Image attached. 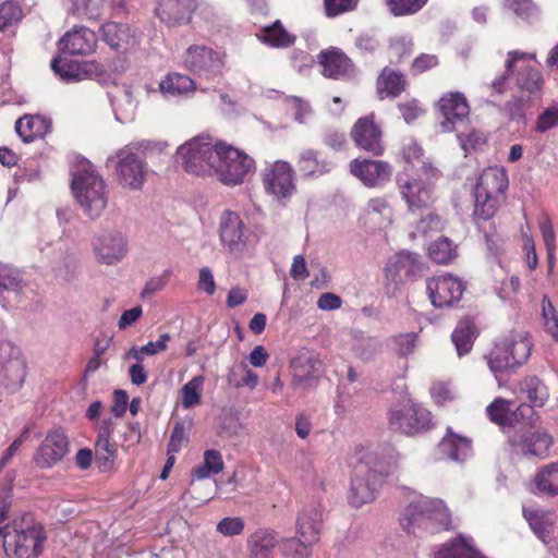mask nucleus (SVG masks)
<instances>
[{
    "label": "nucleus",
    "mask_w": 558,
    "mask_h": 558,
    "mask_svg": "<svg viewBox=\"0 0 558 558\" xmlns=\"http://www.w3.org/2000/svg\"><path fill=\"white\" fill-rule=\"evenodd\" d=\"M534 484L539 494L551 497L558 495V462L539 469L534 477Z\"/></svg>",
    "instance_id": "obj_38"
},
{
    "label": "nucleus",
    "mask_w": 558,
    "mask_h": 558,
    "mask_svg": "<svg viewBox=\"0 0 558 558\" xmlns=\"http://www.w3.org/2000/svg\"><path fill=\"white\" fill-rule=\"evenodd\" d=\"M509 445L515 454L545 459L553 445V437L541 428L520 429L509 436Z\"/></svg>",
    "instance_id": "obj_13"
},
{
    "label": "nucleus",
    "mask_w": 558,
    "mask_h": 558,
    "mask_svg": "<svg viewBox=\"0 0 558 558\" xmlns=\"http://www.w3.org/2000/svg\"><path fill=\"white\" fill-rule=\"evenodd\" d=\"M558 125V106L546 108L536 120V131L545 133L548 130Z\"/></svg>",
    "instance_id": "obj_57"
},
{
    "label": "nucleus",
    "mask_w": 558,
    "mask_h": 558,
    "mask_svg": "<svg viewBox=\"0 0 558 558\" xmlns=\"http://www.w3.org/2000/svg\"><path fill=\"white\" fill-rule=\"evenodd\" d=\"M475 338L474 327L470 322H460L452 332L451 339L459 356L466 354L473 345Z\"/></svg>",
    "instance_id": "obj_46"
},
{
    "label": "nucleus",
    "mask_w": 558,
    "mask_h": 558,
    "mask_svg": "<svg viewBox=\"0 0 558 558\" xmlns=\"http://www.w3.org/2000/svg\"><path fill=\"white\" fill-rule=\"evenodd\" d=\"M417 335L415 332L400 333L390 339L395 352L407 357L412 354L416 348Z\"/></svg>",
    "instance_id": "obj_52"
},
{
    "label": "nucleus",
    "mask_w": 558,
    "mask_h": 558,
    "mask_svg": "<svg viewBox=\"0 0 558 558\" xmlns=\"http://www.w3.org/2000/svg\"><path fill=\"white\" fill-rule=\"evenodd\" d=\"M263 182L266 192L279 202L290 198L295 191L294 171L287 161L274 162L264 173Z\"/></svg>",
    "instance_id": "obj_16"
},
{
    "label": "nucleus",
    "mask_w": 558,
    "mask_h": 558,
    "mask_svg": "<svg viewBox=\"0 0 558 558\" xmlns=\"http://www.w3.org/2000/svg\"><path fill=\"white\" fill-rule=\"evenodd\" d=\"M315 544L295 534L279 542V549L287 558H311Z\"/></svg>",
    "instance_id": "obj_40"
},
{
    "label": "nucleus",
    "mask_w": 558,
    "mask_h": 558,
    "mask_svg": "<svg viewBox=\"0 0 558 558\" xmlns=\"http://www.w3.org/2000/svg\"><path fill=\"white\" fill-rule=\"evenodd\" d=\"M426 289L435 307L452 306L459 302L464 290L463 283L451 275H440L426 281Z\"/></svg>",
    "instance_id": "obj_17"
},
{
    "label": "nucleus",
    "mask_w": 558,
    "mask_h": 558,
    "mask_svg": "<svg viewBox=\"0 0 558 558\" xmlns=\"http://www.w3.org/2000/svg\"><path fill=\"white\" fill-rule=\"evenodd\" d=\"M170 275H171V270L167 269L161 275L150 278L146 282V284L141 293V296L143 299H146V298H149V296L154 295L155 293L163 290V288L167 286V283L169 281Z\"/></svg>",
    "instance_id": "obj_62"
},
{
    "label": "nucleus",
    "mask_w": 558,
    "mask_h": 558,
    "mask_svg": "<svg viewBox=\"0 0 558 558\" xmlns=\"http://www.w3.org/2000/svg\"><path fill=\"white\" fill-rule=\"evenodd\" d=\"M534 58V54L522 52L519 50H512L507 53L505 62V71L496 76L488 85V89L492 95H504L509 86V80L515 81L517 74L535 70L530 65V61Z\"/></svg>",
    "instance_id": "obj_23"
},
{
    "label": "nucleus",
    "mask_w": 558,
    "mask_h": 558,
    "mask_svg": "<svg viewBox=\"0 0 558 558\" xmlns=\"http://www.w3.org/2000/svg\"><path fill=\"white\" fill-rule=\"evenodd\" d=\"M298 167L305 177H319L330 171V163L318 159L317 153L312 149L300 154Z\"/></svg>",
    "instance_id": "obj_41"
},
{
    "label": "nucleus",
    "mask_w": 558,
    "mask_h": 558,
    "mask_svg": "<svg viewBox=\"0 0 558 558\" xmlns=\"http://www.w3.org/2000/svg\"><path fill=\"white\" fill-rule=\"evenodd\" d=\"M69 452V440L62 430L50 432L38 447L34 461L41 469H48L61 461Z\"/></svg>",
    "instance_id": "obj_24"
},
{
    "label": "nucleus",
    "mask_w": 558,
    "mask_h": 558,
    "mask_svg": "<svg viewBox=\"0 0 558 558\" xmlns=\"http://www.w3.org/2000/svg\"><path fill=\"white\" fill-rule=\"evenodd\" d=\"M287 102L295 111L294 119L299 123H304L306 118L312 113L310 104L300 97L290 96L287 98Z\"/></svg>",
    "instance_id": "obj_63"
},
{
    "label": "nucleus",
    "mask_w": 558,
    "mask_h": 558,
    "mask_svg": "<svg viewBox=\"0 0 558 558\" xmlns=\"http://www.w3.org/2000/svg\"><path fill=\"white\" fill-rule=\"evenodd\" d=\"M21 288L19 272L8 265L0 263V293L5 290H16Z\"/></svg>",
    "instance_id": "obj_56"
},
{
    "label": "nucleus",
    "mask_w": 558,
    "mask_h": 558,
    "mask_svg": "<svg viewBox=\"0 0 558 558\" xmlns=\"http://www.w3.org/2000/svg\"><path fill=\"white\" fill-rule=\"evenodd\" d=\"M524 517L529 521L530 526L534 533L545 542L546 537L550 534L553 527V519L549 513L543 511H524Z\"/></svg>",
    "instance_id": "obj_47"
},
{
    "label": "nucleus",
    "mask_w": 558,
    "mask_h": 558,
    "mask_svg": "<svg viewBox=\"0 0 558 558\" xmlns=\"http://www.w3.org/2000/svg\"><path fill=\"white\" fill-rule=\"evenodd\" d=\"M405 84L407 82L403 74L389 69H384L378 77L377 92L380 98H384V94L397 97L404 90Z\"/></svg>",
    "instance_id": "obj_39"
},
{
    "label": "nucleus",
    "mask_w": 558,
    "mask_h": 558,
    "mask_svg": "<svg viewBox=\"0 0 558 558\" xmlns=\"http://www.w3.org/2000/svg\"><path fill=\"white\" fill-rule=\"evenodd\" d=\"M72 191L84 214L89 218H98L106 209L108 204L106 184L89 162L82 163L73 173Z\"/></svg>",
    "instance_id": "obj_5"
},
{
    "label": "nucleus",
    "mask_w": 558,
    "mask_h": 558,
    "mask_svg": "<svg viewBox=\"0 0 558 558\" xmlns=\"http://www.w3.org/2000/svg\"><path fill=\"white\" fill-rule=\"evenodd\" d=\"M422 269L418 255L411 252L398 253L386 266V279L399 286L407 280H413Z\"/></svg>",
    "instance_id": "obj_25"
},
{
    "label": "nucleus",
    "mask_w": 558,
    "mask_h": 558,
    "mask_svg": "<svg viewBox=\"0 0 558 558\" xmlns=\"http://www.w3.org/2000/svg\"><path fill=\"white\" fill-rule=\"evenodd\" d=\"M241 379H235V372H229L227 375L228 383L234 388L248 387L254 389L258 384V376L251 371L244 362L240 363Z\"/></svg>",
    "instance_id": "obj_54"
},
{
    "label": "nucleus",
    "mask_w": 558,
    "mask_h": 558,
    "mask_svg": "<svg viewBox=\"0 0 558 558\" xmlns=\"http://www.w3.org/2000/svg\"><path fill=\"white\" fill-rule=\"evenodd\" d=\"M219 235L230 252L240 251L245 244V225L239 214L223 210L219 220Z\"/></svg>",
    "instance_id": "obj_26"
},
{
    "label": "nucleus",
    "mask_w": 558,
    "mask_h": 558,
    "mask_svg": "<svg viewBox=\"0 0 558 558\" xmlns=\"http://www.w3.org/2000/svg\"><path fill=\"white\" fill-rule=\"evenodd\" d=\"M380 350L378 339L367 336L362 331H354L352 351L354 355L363 361H371Z\"/></svg>",
    "instance_id": "obj_42"
},
{
    "label": "nucleus",
    "mask_w": 558,
    "mask_h": 558,
    "mask_svg": "<svg viewBox=\"0 0 558 558\" xmlns=\"http://www.w3.org/2000/svg\"><path fill=\"white\" fill-rule=\"evenodd\" d=\"M323 74L331 78H340L352 72L351 60L337 49L322 51L318 56Z\"/></svg>",
    "instance_id": "obj_32"
},
{
    "label": "nucleus",
    "mask_w": 558,
    "mask_h": 558,
    "mask_svg": "<svg viewBox=\"0 0 558 558\" xmlns=\"http://www.w3.org/2000/svg\"><path fill=\"white\" fill-rule=\"evenodd\" d=\"M279 545L278 534L270 529H258L247 538L248 558H274Z\"/></svg>",
    "instance_id": "obj_31"
},
{
    "label": "nucleus",
    "mask_w": 558,
    "mask_h": 558,
    "mask_svg": "<svg viewBox=\"0 0 558 558\" xmlns=\"http://www.w3.org/2000/svg\"><path fill=\"white\" fill-rule=\"evenodd\" d=\"M439 60L436 54L422 53L413 60L411 71L413 74H421L438 65Z\"/></svg>",
    "instance_id": "obj_64"
},
{
    "label": "nucleus",
    "mask_w": 558,
    "mask_h": 558,
    "mask_svg": "<svg viewBox=\"0 0 558 558\" xmlns=\"http://www.w3.org/2000/svg\"><path fill=\"white\" fill-rule=\"evenodd\" d=\"M439 450L450 460L463 461L471 452V440L448 428L447 435L439 442Z\"/></svg>",
    "instance_id": "obj_35"
},
{
    "label": "nucleus",
    "mask_w": 558,
    "mask_h": 558,
    "mask_svg": "<svg viewBox=\"0 0 558 558\" xmlns=\"http://www.w3.org/2000/svg\"><path fill=\"white\" fill-rule=\"evenodd\" d=\"M204 377L196 376L186 383L182 388V404L185 409L197 405L201 401Z\"/></svg>",
    "instance_id": "obj_51"
},
{
    "label": "nucleus",
    "mask_w": 558,
    "mask_h": 558,
    "mask_svg": "<svg viewBox=\"0 0 558 558\" xmlns=\"http://www.w3.org/2000/svg\"><path fill=\"white\" fill-rule=\"evenodd\" d=\"M508 174L502 167H489L478 177L474 187L473 217L477 225L492 219L506 198Z\"/></svg>",
    "instance_id": "obj_3"
},
{
    "label": "nucleus",
    "mask_w": 558,
    "mask_h": 558,
    "mask_svg": "<svg viewBox=\"0 0 558 558\" xmlns=\"http://www.w3.org/2000/svg\"><path fill=\"white\" fill-rule=\"evenodd\" d=\"M254 169V160L245 153L221 143L218 146L216 162L209 177L229 186L242 184L245 177Z\"/></svg>",
    "instance_id": "obj_7"
},
{
    "label": "nucleus",
    "mask_w": 558,
    "mask_h": 558,
    "mask_svg": "<svg viewBox=\"0 0 558 558\" xmlns=\"http://www.w3.org/2000/svg\"><path fill=\"white\" fill-rule=\"evenodd\" d=\"M427 0H386L390 12L396 16L410 15L418 12Z\"/></svg>",
    "instance_id": "obj_53"
},
{
    "label": "nucleus",
    "mask_w": 558,
    "mask_h": 558,
    "mask_svg": "<svg viewBox=\"0 0 558 558\" xmlns=\"http://www.w3.org/2000/svg\"><path fill=\"white\" fill-rule=\"evenodd\" d=\"M351 137L356 147L380 156L384 153L383 132L374 122V114L360 118L351 130Z\"/></svg>",
    "instance_id": "obj_22"
},
{
    "label": "nucleus",
    "mask_w": 558,
    "mask_h": 558,
    "mask_svg": "<svg viewBox=\"0 0 558 558\" xmlns=\"http://www.w3.org/2000/svg\"><path fill=\"white\" fill-rule=\"evenodd\" d=\"M183 64L199 77L213 80L221 74L225 54L204 45H193L185 50Z\"/></svg>",
    "instance_id": "obj_11"
},
{
    "label": "nucleus",
    "mask_w": 558,
    "mask_h": 558,
    "mask_svg": "<svg viewBox=\"0 0 558 558\" xmlns=\"http://www.w3.org/2000/svg\"><path fill=\"white\" fill-rule=\"evenodd\" d=\"M52 70L59 74L65 81H78L83 78V74L88 77L99 78L105 73L102 65L96 62H85L81 65H77L75 69L72 64H66L65 66L59 65V60L53 59L51 61Z\"/></svg>",
    "instance_id": "obj_34"
},
{
    "label": "nucleus",
    "mask_w": 558,
    "mask_h": 558,
    "mask_svg": "<svg viewBox=\"0 0 558 558\" xmlns=\"http://www.w3.org/2000/svg\"><path fill=\"white\" fill-rule=\"evenodd\" d=\"M389 425L393 430L404 435H415L432 426V414L421 404L409 400L389 411Z\"/></svg>",
    "instance_id": "obj_10"
},
{
    "label": "nucleus",
    "mask_w": 558,
    "mask_h": 558,
    "mask_svg": "<svg viewBox=\"0 0 558 558\" xmlns=\"http://www.w3.org/2000/svg\"><path fill=\"white\" fill-rule=\"evenodd\" d=\"M542 311L546 330L558 341V318L555 314L554 306L546 298L543 299Z\"/></svg>",
    "instance_id": "obj_61"
},
{
    "label": "nucleus",
    "mask_w": 558,
    "mask_h": 558,
    "mask_svg": "<svg viewBox=\"0 0 558 558\" xmlns=\"http://www.w3.org/2000/svg\"><path fill=\"white\" fill-rule=\"evenodd\" d=\"M349 167L350 172L367 187L384 185L392 174V167L385 160L355 158Z\"/></svg>",
    "instance_id": "obj_21"
},
{
    "label": "nucleus",
    "mask_w": 558,
    "mask_h": 558,
    "mask_svg": "<svg viewBox=\"0 0 558 558\" xmlns=\"http://www.w3.org/2000/svg\"><path fill=\"white\" fill-rule=\"evenodd\" d=\"M93 253L102 265H117L128 254V241L118 230H102L93 238Z\"/></svg>",
    "instance_id": "obj_14"
},
{
    "label": "nucleus",
    "mask_w": 558,
    "mask_h": 558,
    "mask_svg": "<svg viewBox=\"0 0 558 558\" xmlns=\"http://www.w3.org/2000/svg\"><path fill=\"white\" fill-rule=\"evenodd\" d=\"M117 171L124 186L138 190L145 182L146 169L143 159L131 146H125L117 153Z\"/></svg>",
    "instance_id": "obj_18"
},
{
    "label": "nucleus",
    "mask_w": 558,
    "mask_h": 558,
    "mask_svg": "<svg viewBox=\"0 0 558 558\" xmlns=\"http://www.w3.org/2000/svg\"><path fill=\"white\" fill-rule=\"evenodd\" d=\"M223 469L221 453L217 450H206L204 462L193 469V476L196 480H205L220 473Z\"/></svg>",
    "instance_id": "obj_44"
},
{
    "label": "nucleus",
    "mask_w": 558,
    "mask_h": 558,
    "mask_svg": "<svg viewBox=\"0 0 558 558\" xmlns=\"http://www.w3.org/2000/svg\"><path fill=\"white\" fill-rule=\"evenodd\" d=\"M25 375V365L16 356L13 345L10 342H0V384L15 391L22 387Z\"/></svg>",
    "instance_id": "obj_19"
},
{
    "label": "nucleus",
    "mask_w": 558,
    "mask_h": 558,
    "mask_svg": "<svg viewBox=\"0 0 558 558\" xmlns=\"http://www.w3.org/2000/svg\"><path fill=\"white\" fill-rule=\"evenodd\" d=\"M439 111L442 120L440 128L442 132H457L462 141V130L470 120V106L462 93L451 92L439 99Z\"/></svg>",
    "instance_id": "obj_12"
},
{
    "label": "nucleus",
    "mask_w": 558,
    "mask_h": 558,
    "mask_svg": "<svg viewBox=\"0 0 558 558\" xmlns=\"http://www.w3.org/2000/svg\"><path fill=\"white\" fill-rule=\"evenodd\" d=\"M102 39L114 49L121 47V44L126 39V27L116 22H109L101 26Z\"/></svg>",
    "instance_id": "obj_50"
},
{
    "label": "nucleus",
    "mask_w": 558,
    "mask_h": 558,
    "mask_svg": "<svg viewBox=\"0 0 558 558\" xmlns=\"http://www.w3.org/2000/svg\"><path fill=\"white\" fill-rule=\"evenodd\" d=\"M292 386L308 390L314 388L323 375V362L319 355L310 350H301L290 363Z\"/></svg>",
    "instance_id": "obj_15"
},
{
    "label": "nucleus",
    "mask_w": 558,
    "mask_h": 558,
    "mask_svg": "<svg viewBox=\"0 0 558 558\" xmlns=\"http://www.w3.org/2000/svg\"><path fill=\"white\" fill-rule=\"evenodd\" d=\"M520 390L525 393L530 404H521L518 407V411L523 415L525 409L541 408L545 404L548 398L547 387L535 376L526 377L520 384Z\"/></svg>",
    "instance_id": "obj_37"
},
{
    "label": "nucleus",
    "mask_w": 558,
    "mask_h": 558,
    "mask_svg": "<svg viewBox=\"0 0 558 558\" xmlns=\"http://www.w3.org/2000/svg\"><path fill=\"white\" fill-rule=\"evenodd\" d=\"M434 558H486L474 548L472 541L457 537L435 551Z\"/></svg>",
    "instance_id": "obj_36"
},
{
    "label": "nucleus",
    "mask_w": 558,
    "mask_h": 558,
    "mask_svg": "<svg viewBox=\"0 0 558 558\" xmlns=\"http://www.w3.org/2000/svg\"><path fill=\"white\" fill-rule=\"evenodd\" d=\"M397 184L402 199L405 201L410 211L415 213L427 208L432 202V186L425 183L422 178L399 174Z\"/></svg>",
    "instance_id": "obj_20"
},
{
    "label": "nucleus",
    "mask_w": 558,
    "mask_h": 558,
    "mask_svg": "<svg viewBox=\"0 0 558 558\" xmlns=\"http://www.w3.org/2000/svg\"><path fill=\"white\" fill-rule=\"evenodd\" d=\"M323 529V511L317 505L305 506L298 514L295 534L317 544Z\"/></svg>",
    "instance_id": "obj_27"
},
{
    "label": "nucleus",
    "mask_w": 558,
    "mask_h": 558,
    "mask_svg": "<svg viewBox=\"0 0 558 558\" xmlns=\"http://www.w3.org/2000/svg\"><path fill=\"white\" fill-rule=\"evenodd\" d=\"M59 46L62 52L69 54H87L95 49L96 35L87 27L74 28L60 39Z\"/></svg>",
    "instance_id": "obj_28"
},
{
    "label": "nucleus",
    "mask_w": 558,
    "mask_h": 558,
    "mask_svg": "<svg viewBox=\"0 0 558 558\" xmlns=\"http://www.w3.org/2000/svg\"><path fill=\"white\" fill-rule=\"evenodd\" d=\"M97 432L98 433L95 446L96 460L99 468L102 471H107L111 468L116 454V448L110 442V437L112 434L111 418H105L100 421L97 426Z\"/></svg>",
    "instance_id": "obj_30"
},
{
    "label": "nucleus",
    "mask_w": 558,
    "mask_h": 558,
    "mask_svg": "<svg viewBox=\"0 0 558 558\" xmlns=\"http://www.w3.org/2000/svg\"><path fill=\"white\" fill-rule=\"evenodd\" d=\"M49 119L36 114H26L15 122V131L25 143H31L37 137H43L50 132Z\"/></svg>",
    "instance_id": "obj_33"
},
{
    "label": "nucleus",
    "mask_w": 558,
    "mask_h": 558,
    "mask_svg": "<svg viewBox=\"0 0 558 558\" xmlns=\"http://www.w3.org/2000/svg\"><path fill=\"white\" fill-rule=\"evenodd\" d=\"M195 82L187 75L171 73L160 83V89L171 95H184L194 90Z\"/></svg>",
    "instance_id": "obj_45"
},
{
    "label": "nucleus",
    "mask_w": 558,
    "mask_h": 558,
    "mask_svg": "<svg viewBox=\"0 0 558 558\" xmlns=\"http://www.w3.org/2000/svg\"><path fill=\"white\" fill-rule=\"evenodd\" d=\"M532 341L525 331H511L490 350L487 365L495 377L499 374L509 373L522 366L531 355Z\"/></svg>",
    "instance_id": "obj_4"
},
{
    "label": "nucleus",
    "mask_w": 558,
    "mask_h": 558,
    "mask_svg": "<svg viewBox=\"0 0 558 558\" xmlns=\"http://www.w3.org/2000/svg\"><path fill=\"white\" fill-rule=\"evenodd\" d=\"M373 457L360 461L353 469L348 500L353 507H361L375 498V493L383 482V472L371 468Z\"/></svg>",
    "instance_id": "obj_8"
},
{
    "label": "nucleus",
    "mask_w": 558,
    "mask_h": 558,
    "mask_svg": "<svg viewBox=\"0 0 558 558\" xmlns=\"http://www.w3.org/2000/svg\"><path fill=\"white\" fill-rule=\"evenodd\" d=\"M413 49L412 38L409 36L395 37L390 41V54L398 60L409 57Z\"/></svg>",
    "instance_id": "obj_58"
},
{
    "label": "nucleus",
    "mask_w": 558,
    "mask_h": 558,
    "mask_svg": "<svg viewBox=\"0 0 558 558\" xmlns=\"http://www.w3.org/2000/svg\"><path fill=\"white\" fill-rule=\"evenodd\" d=\"M510 402L501 398H497L486 409L488 417L492 422L506 426L512 424V415L510 411Z\"/></svg>",
    "instance_id": "obj_48"
},
{
    "label": "nucleus",
    "mask_w": 558,
    "mask_h": 558,
    "mask_svg": "<svg viewBox=\"0 0 558 558\" xmlns=\"http://www.w3.org/2000/svg\"><path fill=\"white\" fill-rule=\"evenodd\" d=\"M399 520L407 533L416 536L448 530L451 525V514L442 500L427 497L407 506Z\"/></svg>",
    "instance_id": "obj_2"
},
{
    "label": "nucleus",
    "mask_w": 558,
    "mask_h": 558,
    "mask_svg": "<svg viewBox=\"0 0 558 558\" xmlns=\"http://www.w3.org/2000/svg\"><path fill=\"white\" fill-rule=\"evenodd\" d=\"M195 7V0H161L157 11L162 22L180 25L191 21Z\"/></svg>",
    "instance_id": "obj_29"
},
{
    "label": "nucleus",
    "mask_w": 558,
    "mask_h": 558,
    "mask_svg": "<svg viewBox=\"0 0 558 558\" xmlns=\"http://www.w3.org/2000/svg\"><path fill=\"white\" fill-rule=\"evenodd\" d=\"M259 37L262 41L277 48L289 47L295 40V36L288 33L280 21L265 27Z\"/></svg>",
    "instance_id": "obj_43"
},
{
    "label": "nucleus",
    "mask_w": 558,
    "mask_h": 558,
    "mask_svg": "<svg viewBox=\"0 0 558 558\" xmlns=\"http://www.w3.org/2000/svg\"><path fill=\"white\" fill-rule=\"evenodd\" d=\"M10 498L11 486H8L0 494V524L7 518ZM0 538L8 556L36 558L41 551L45 535L34 518L31 514H24L10 524L0 525Z\"/></svg>",
    "instance_id": "obj_1"
},
{
    "label": "nucleus",
    "mask_w": 558,
    "mask_h": 558,
    "mask_svg": "<svg viewBox=\"0 0 558 558\" xmlns=\"http://www.w3.org/2000/svg\"><path fill=\"white\" fill-rule=\"evenodd\" d=\"M243 530L244 521L240 517H227L217 524V531L225 536L240 535Z\"/></svg>",
    "instance_id": "obj_60"
},
{
    "label": "nucleus",
    "mask_w": 558,
    "mask_h": 558,
    "mask_svg": "<svg viewBox=\"0 0 558 558\" xmlns=\"http://www.w3.org/2000/svg\"><path fill=\"white\" fill-rule=\"evenodd\" d=\"M428 254L434 262L446 264L456 256V247L448 239L440 238L430 244Z\"/></svg>",
    "instance_id": "obj_49"
},
{
    "label": "nucleus",
    "mask_w": 558,
    "mask_h": 558,
    "mask_svg": "<svg viewBox=\"0 0 558 558\" xmlns=\"http://www.w3.org/2000/svg\"><path fill=\"white\" fill-rule=\"evenodd\" d=\"M368 213L381 217V225H389L392 221V209L385 198H372L367 204Z\"/></svg>",
    "instance_id": "obj_59"
},
{
    "label": "nucleus",
    "mask_w": 558,
    "mask_h": 558,
    "mask_svg": "<svg viewBox=\"0 0 558 558\" xmlns=\"http://www.w3.org/2000/svg\"><path fill=\"white\" fill-rule=\"evenodd\" d=\"M22 16V10L14 1H5L0 4V29L10 26Z\"/></svg>",
    "instance_id": "obj_55"
},
{
    "label": "nucleus",
    "mask_w": 558,
    "mask_h": 558,
    "mask_svg": "<svg viewBox=\"0 0 558 558\" xmlns=\"http://www.w3.org/2000/svg\"><path fill=\"white\" fill-rule=\"evenodd\" d=\"M218 146H221V142H214L208 135H197L182 144L177 156L187 173L209 177L217 159Z\"/></svg>",
    "instance_id": "obj_6"
},
{
    "label": "nucleus",
    "mask_w": 558,
    "mask_h": 558,
    "mask_svg": "<svg viewBox=\"0 0 558 558\" xmlns=\"http://www.w3.org/2000/svg\"><path fill=\"white\" fill-rule=\"evenodd\" d=\"M543 85V77L538 70H530L517 74L514 94L505 105V111L512 121H521L525 118V108L537 98Z\"/></svg>",
    "instance_id": "obj_9"
}]
</instances>
